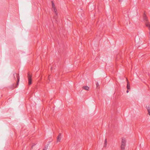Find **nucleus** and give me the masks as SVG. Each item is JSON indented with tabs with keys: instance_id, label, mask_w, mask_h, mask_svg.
Listing matches in <instances>:
<instances>
[{
	"instance_id": "f257e3e1",
	"label": "nucleus",
	"mask_w": 150,
	"mask_h": 150,
	"mask_svg": "<svg viewBox=\"0 0 150 150\" xmlns=\"http://www.w3.org/2000/svg\"><path fill=\"white\" fill-rule=\"evenodd\" d=\"M14 78L15 80L16 79V78L17 79V82L16 84H14L13 85V88L17 87L18 85V83L19 81L20 77L19 75L17 74L16 73L14 74H13Z\"/></svg>"
},
{
	"instance_id": "f03ea898",
	"label": "nucleus",
	"mask_w": 150,
	"mask_h": 150,
	"mask_svg": "<svg viewBox=\"0 0 150 150\" xmlns=\"http://www.w3.org/2000/svg\"><path fill=\"white\" fill-rule=\"evenodd\" d=\"M126 144V140L124 138L122 139L121 144V150H125Z\"/></svg>"
},
{
	"instance_id": "7ed1b4c3",
	"label": "nucleus",
	"mask_w": 150,
	"mask_h": 150,
	"mask_svg": "<svg viewBox=\"0 0 150 150\" xmlns=\"http://www.w3.org/2000/svg\"><path fill=\"white\" fill-rule=\"evenodd\" d=\"M32 76L30 75L29 73L28 74V84L29 85H30L32 83V79H31Z\"/></svg>"
},
{
	"instance_id": "20e7f679",
	"label": "nucleus",
	"mask_w": 150,
	"mask_h": 150,
	"mask_svg": "<svg viewBox=\"0 0 150 150\" xmlns=\"http://www.w3.org/2000/svg\"><path fill=\"white\" fill-rule=\"evenodd\" d=\"M62 138V136L61 133H59L57 137V142H60Z\"/></svg>"
},
{
	"instance_id": "39448f33",
	"label": "nucleus",
	"mask_w": 150,
	"mask_h": 150,
	"mask_svg": "<svg viewBox=\"0 0 150 150\" xmlns=\"http://www.w3.org/2000/svg\"><path fill=\"white\" fill-rule=\"evenodd\" d=\"M143 19L145 23V25H146V23H149L148 21L147 18L146 16V15L144 14L143 16Z\"/></svg>"
},
{
	"instance_id": "423d86ee",
	"label": "nucleus",
	"mask_w": 150,
	"mask_h": 150,
	"mask_svg": "<svg viewBox=\"0 0 150 150\" xmlns=\"http://www.w3.org/2000/svg\"><path fill=\"white\" fill-rule=\"evenodd\" d=\"M52 8H53V11L56 13V15H57V13H56L57 10L55 8L54 4L53 2L52 1Z\"/></svg>"
},
{
	"instance_id": "0eeeda50",
	"label": "nucleus",
	"mask_w": 150,
	"mask_h": 150,
	"mask_svg": "<svg viewBox=\"0 0 150 150\" xmlns=\"http://www.w3.org/2000/svg\"><path fill=\"white\" fill-rule=\"evenodd\" d=\"M126 80L127 81V89H129V90H130V85L129 84L128 81L127 79H126Z\"/></svg>"
},
{
	"instance_id": "6e6552de",
	"label": "nucleus",
	"mask_w": 150,
	"mask_h": 150,
	"mask_svg": "<svg viewBox=\"0 0 150 150\" xmlns=\"http://www.w3.org/2000/svg\"><path fill=\"white\" fill-rule=\"evenodd\" d=\"M83 88L86 90H88L89 89V87L87 86H84L83 87Z\"/></svg>"
},
{
	"instance_id": "1a4fd4ad",
	"label": "nucleus",
	"mask_w": 150,
	"mask_h": 150,
	"mask_svg": "<svg viewBox=\"0 0 150 150\" xmlns=\"http://www.w3.org/2000/svg\"><path fill=\"white\" fill-rule=\"evenodd\" d=\"M147 110L148 111V113L150 116V107H148L147 108Z\"/></svg>"
},
{
	"instance_id": "9d476101",
	"label": "nucleus",
	"mask_w": 150,
	"mask_h": 150,
	"mask_svg": "<svg viewBox=\"0 0 150 150\" xmlns=\"http://www.w3.org/2000/svg\"><path fill=\"white\" fill-rule=\"evenodd\" d=\"M48 148V146H45L43 150H47Z\"/></svg>"
},
{
	"instance_id": "9b49d317",
	"label": "nucleus",
	"mask_w": 150,
	"mask_h": 150,
	"mask_svg": "<svg viewBox=\"0 0 150 150\" xmlns=\"http://www.w3.org/2000/svg\"><path fill=\"white\" fill-rule=\"evenodd\" d=\"M105 144L107 143V141L106 139H105Z\"/></svg>"
},
{
	"instance_id": "f8f14e48",
	"label": "nucleus",
	"mask_w": 150,
	"mask_h": 150,
	"mask_svg": "<svg viewBox=\"0 0 150 150\" xmlns=\"http://www.w3.org/2000/svg\"><path fill=\"white\" fill-rule=\"evenodd\" d=\"M107 145V143H104V147H106V146Z\"/></svg>"
},
{
	"instance_id": "ddd939ff",
	"label": "nucleus",
	"mask_w": 150,
	"mask_h": 150,
	"mask_svg": "<svg viewBox=\"0 0 150 150\" xmlns=\"http://www.w3.org/2000/svg\"><path fill=\"white\" fill-rule=\"evenodd\" d=\"M129 91L130 90H129V89H127V92H126L127 93H128Z\"/></svg>"
},
{
	"instance_id": "4468645a",
	"label": "nucleus",
	"mask_w": 150,
	"mask_h": 150,
	"mask_svg": "<svg viewBox=\"0 0 150 150\" xmlns=\"http://www.w3.org/2000/svg\"><path fill=\"white\" fill-rule=\"evenodd\" d=\"M119 0V2H121L122 1V0Z\"/></svg>"
},
{
	"instance_id": "2eb2a0df",
	"label": "nucleus",
	"mask_w": 150,
	"mask_h": 150,
	"mask_svg": "<svg viewBox=\"0 0 150 150\" xmlns=\"http://www.w3.org/2000/svg\"><path fill=\"white\" fill-rule=\"evenodd\" d=\"M98 85V83H97L96 84L97 86Z\"/></svg>"
},
{
	"instance_id": "dca6fc26",
	"label": "nucleus",
	"mask_w": 150,
	"mask_h": 150,
	"mask_svg": "<svg viewBox=\"0 0 150 150\" xmlns=\"http://www.w3.org/2000/svg\"><path fill=\"white\" fill-rule=\"evenodd\" d=\"M33 146H32V148L33 147Z\"/></svg>"
}]
</instances>
